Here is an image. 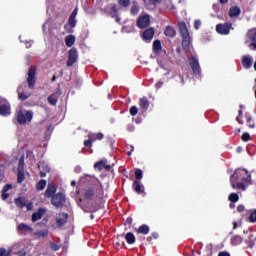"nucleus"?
Listing matches in <instances>:
<instances>
[{
  "label": "nucleus",
  "instance_id": "b1692460",
  "mask_svg": "<svg viewBox=\"0 0 256 256\" xmlns=\"http://www.w3.org/2000/svg\"><path fill=\"white\" fill-rule=\"evenodd\" d=\"M67 219H69V214L63 213L62 218L56 219V225L58 227H63L64 225H67Z\"/></svg>",
  "mask_w": 256,
  "mask_h": 256
},
{
  "label": "nucleus",
  "instance_id": "473e14b6",
  "mask_svg": "<svg viewBox=\"0 0 256 256\" xmlns=\"http://www.w3.org/2000/svg\"><path fill=\"white\" fill-rule=\"evenodd\" d=\"M17 121L20 125H25V123H27V120L25 118V114H23V111L18 112Z\"/></svg>",
  "mask_w": 256,
  "mask_h": 256
},
{
  "label": "nucleus",
  "instance_id": "4be33fe9",
  "mask_svg": "<svg viewBox=\"0 0 256 256\" xmlns=\"http://www.w3.org/2000/svg\"><path fill=\"white\" fill-rule=\"evenodd\" d=\"M10 189H13V185L12 184H6L2 190H1V199L3 201H7V198L9 197V193H7V191H10Z\"/></svg>",
  "mask_w": 256,
  "mask_h": 256
},
{
  "label": "nucleus",
  "instance_id": "0eeeda50",
  "mask_svg": "<svg viewBox=\"0 0 256 256\" xmlns=\"http://www.w3.org/2000/svg\"><path fill=\"white\" fill-rule=\"evenodd\" d=\"M77 59H79L77 48L72 47L68 52V60L66 62V67H73V65L77 63Z\"/></svg>",
  "mask_w": 256,
  "mask_h": 256
},
{
  "label": "nucleus",
  "instance_id": "864d4df0",
  "mask_svg": "<svg viewBox=\"0 0 256 256\" xmlns=\"http://www.w3.org/2000/svg\"><path fill=\"white\" fill-rule=\"evenodd\" d=\"M152 239H159V234L157 232H153L150 237L147 238L148 241Z\"/></svg>",
  "mask_w": 256,
  "mask_h": 256
},
{
  "label": "nucleus",
  "instance_id": "f03ea898",
  "mask_svg": "<svg viewBox=\"0 0 256 256\" xmlns=\"http://www.w3.org/2000/svg\"><path fill=\"white\" fill-rule=\"evenodd\" d=\"M180 35L182 37V49L184 53H189L191 49V36L189 35V29H187V24L185 22H180L178 24Z\"/></svg>",
  "mask_w": 256,
  "mask_h": 256
},
{
  "label": "nucleus",
  "instance_id": "f704fd0d",
  "mask_svg": "<svg viewBox=\"0 0 256 256\" xmlns=\"http://www.w3.org/2000/svg\"><path fill=\"white\" fill-rule=\"evenodd\" d=\"M107 163V160L102 159L94 164V169H98V171H103V167Z\"/></svg>",
  "mask_w": 256,
  "mask_h": 256
},
{
  "label": "nucleus",
  "instance_id": "423d86ee",
  "mask_svg": "<svg viewBox=\"0 0 256 256\" xmlns=\"http://www.w3.org/2000/svg\"><path fill=\"white\" fill-rule=\"evenodd\" d=\"M0 115L2 117H7L11 115V104L7 99L0 96Z\"/></svg>",
  "mask_w": 256,
  "mask_h": 256
},
{
  "label": "nucleus",
  "instance_id": "37998d69",
  "mask_svg": "<svg viewBox=\"0 0 256 256\" xmlns=\"http://www.w3.org/2000/svg\"><path fill=\"white\" fill-rule=\"evenodd\" d=\"M241 140L244 142V143H247L248 141L251 140V135L247 132H244L241 136Z\"/></svg>",
  "mask_w": 256,
  "mask_h": 256
},
{
  "label": "nucleus",
  "instance_id": "69168bd1",
  "mask_svg": "<svg viewBox=\"0 0 256 256\" xmlns=\"http://www.w3.org/2000/svg\"><path fill=\"white\" fill-rule=\"evenodd\" d=\"M126 223H127V225H133V218L128 217V218L126 219Z\"/></svg>",
  "mask_w": 256,
  "mask_h": 256
},
{
  "label": "nucleus",
  "instance_id": "f257e3e1",
  "mask_svg": "<svg viewBox=\"0 0 256 256\" xmlns=\"http://www.w3.org/2000/svg\"><path fill=\"white\" fill-rule=\"evenodd\" d=\"M237 182L251 183V173H249L247 169H236L234 173L230 176V183L232 189H237V186L235 185V183Z\"/></svg>",
  "mask_w": 256,
  "mask_h": 256
},
{
  "label": "nucleus",
  "instance_id": "4c0bfd02",
  "mask_svg": "<svg viewBox=\"0 0 256 256\" xmlns=\"http://www.w3.org/2000/svg\"><path fill=\"white\" fill-rule=\"evenodd\" d=\"M228 201H230V203H237L239 201V194L231 193L228 197Z\"/></svg>",
  "mask_w": 256,
  "mask_h": 256
},
{
  "label": "nucleus",
  "instance_id": "c03bdc74",
  "mask_svg": "<svg viewBox=\"0 0 256 256\" xmlns=\"http://www.w3.org/2000/svg\"><path fill=\"white\" fill-rule=\"evenodd\" d=\"M129 113L132 117H135V115H137V113H139V109L137 108V106H131Z\"/></svg>",
  "mask_w": 256,
  "mask_h": 256
},
{
  "label": "nucleus",
  "instance_id": "9d476101",
  "mask_svg": "<svg viewBox=\"0 0 256 256\" xmlns=\"http://www.w3.org/2000/svg\"><path fill=\"white\" fill-rule=\"evenodd\" d=\"M189 65L194 75H201V65H199V59L195 56H191L189 59Z\"/></svg>",
  "mask_w": 256,
  "mask_h": 256
},
{
  "label": "nucleus",
  "instance_id": "8fccbe9b",
  "mask_svg": "<svg viewBox=\"0 0 256 256\" xmlns=\"http://www.w3.org/2000/svg\"><path fill=\"white\" fill-rule=\"evenodd\" d=\"M38 169H44V171H49V166L45 164V162L38 163Z\"/></svg>",
  "mask_w": 256,
  "mask_h": 256
},
{
  "label": "nucleus",
  "instance_id": "58836bf2",
  "mask_svg": "<svg viewBox=\"0 0 256 256\" xmlns=\"http://www.w3.org/2000/svg\"><path fill=\"white\" fill-rule=\"evenodd\" d=\"M68 25H69V27H71V29H75V27L77 25V20L74 17L69 16Z\"/></svg>",
  "mask_w": 256,
  "mask_h": 256
},
{
  "label": "nucleus",
  "instance_id": "6e6d98bb",
  "mask_svg": "<svg viewBox=\"0 0 256 256\" xmlns=\"http://www.w3.org/2000/svg\"><path fill=\"white\" fill-rule=\"evenodd\" d=\"M47 235H49V231H47V230L38 232L39 237H47Z\"/></svg>",
  "mask_w": 256,
  "mask_h": 256
},
{
  "label": "nucleus",
  "instance_id": "a19ab883",
  "mask_svg": "<svg viewBox=\"0 0 256 256\" xmlns=\"http://www.w3.org/2000/svg\"><path fill=\"white\" fill-rule=\"evenodd\" d=\"M118 5H120V7H129L131 0H118Z\"/></svg>",
  "mask_w": 256,
  "mask_h": 256
},
{
  "label": "nucleus",
  "instance_id": "4468645a",
  "mask_svg": "<svg viewBox=\"0 0 256 256\" xmlns=\"http://www.w3.org/2000/svg\"><path fill=\"white\" fill-rule=\"evenodd\" d=\"M153 37H155V30L153 28H147L142 33L143 41H152Z\"/></svg>",
  "mask_w": 256,
  "mask_h": 256
},
{
  "label": "nucleus",
  "instance_id": "6ab92c4d",
  "mask_svg": "<svg viewBox=\"0 0 256 256\" xmlns=\"http://www.w3.org/2000/svg\"><path fill=\"white\" fill-rule=\"evenodd\" d=\"M59 95H61V93H59V92H55V93L51 94L48 97L49 105H52V107H55L57 105V103L59 102Z\"/></svg>",
  "mask_w": 256,
  "mask_h": 256
},
{
  "label": "nucleus",
  "instance_id": "1a4fd4ad",
  "mask_svg": "<svg viewBox=\"0 0 256 256\" xmlns=\"http://www.w3.org/2000/svg\"><path fill=\"white\" fill-rule=\"evenodd\" d=\"M231 29H233V24L231 22L216 25V32H218L219 35H229Z\"/></svg>",
  "mask_w": 256,
  "mask_h": 256
},
{
  "label": "nucleus",
  "instance_id": "a18cd8bd",
  "mask_svg": "<svg viewBox=\"0 0 256 256\" xmlns=\"http://www.w3.org/2000/svg\"><path fill=\"white\" fill-rule=\"evenodd\" d=\"M249 222L256 223V209L253 210L249 215Z\"/></svg>",
  "mask_w": 256,
  "mask_h": 256
},
{
  "label": "nucleus",
  "instance_id": "bf43d9fd",
  "mask_svg": "<svg viewBox=\"0 0 256 256\" xmlns=\"http://www.w3.org/2000/svg\"><path fill=\"white\" fill-rule=\"evenodd\" d=\"M103 137H104V135H103V133H101V132H98V133L96 134V139H97V141L103 140Z\"/></svg>",
  "mask_w": 256,
  "mask_h": 256
},
{
  "label": "nucleus",
  "instance_id": "aec40b11",
  "mask_svg": "<svg viewBox=\"0 0 256 256\" xmlns=\"http://www.w3.org/2000/svg\"><path fill=\"white\" fill-rule=\"evenodd\" d=\"M22 89H23L22 86H19V87L17 88L18 99H19L20 101H27V99H28L29 97H31V93L24 92V91H22Z\"/></svg>",
  "mask_w": 256,
  "mask_h": 256
},
{
  "label": "nucleus",
  "instance_id": "2eb2a0df",
  "mask_svg": "<svg viewBox=\"0 0 256 256\" xmlns=\"http://www.w3.org/2000/svg\"><path fill=\"white\" fill-rule=\"evenodd\" d=\"M46 211L47 209L45 208H38V210L32 214V223H36V221L42 219Z\"/></svg>",
  "mask_w": 256,
  "mask_h": 256
},
{
  "label": "nucleus",
  "instance_id": "a878e982",
  "mask_svg": "<svg viewBox=\"0 0 256 256\" xmlns=\"http://www.w3.org/2000/svg\"><path fill=\"white\" fill-rule=\"evenodd\" d=\"M163 51V46L161 45V40H154L153 42V53L159 55Z\"/></svg>",
  "mask_w": 256,
  "mask_h": 256
},
{
  "label": "nucleus",
  "instance_id": "9b49d317",
  "mask_svg": "<svg viewBox=\"0 0 256 256\" xmlns=\"http://www.w3.org/2000/svg\"><path fill=\"white\" fill-rule=\"evenodd\" d=\"M54 195H57V186L49 183L45 190L44 197L46 199H52L54 197Z\"/></svg>",
  "mask_w": 256,
  "mask_h": 256
},
{
  "label": "nucleus",
  "instance_id": "a211bd4d",
  "mask_svg": "<svg viewBox=\"0 0 256 256\" xmlns=\"http://www.w3.org/2000/svg\"><path fill=\"white\" fill-rule=\"evenodd\" d=\"M242 67L244 69H251L253 67V58L251 56H242Z\"/></svg>",
  "mask_w": 256,
  "mask_h": 256
},
{
  "label": "nucleus",
  "instance_id": "cd10ccee",
  "mask_svg": "<svg viewBox=\"0 0 256 256\" xmlns=\"http://www.w3.org/2000/svg\"><path fill=\"white\" fill-rule=\"evenodd\" d=\"M241 15V8L233 6L229 9V17H239Z\"/></svg>",
  "mask_w": 256,
  "mask_h": 256
},
{
  "label": "nucleus",
  "instance_id": "338daca9",
  "mask_svg": "<svg viewBox=\"0 0 256 256\" xmlns=\"http://www.w3.org/2000/svg\"><path fill=\"white\" fill-rule=\"evenodd\" d=\"M236 121H237V123H239V125H243V120L241 119V116H237L236 117Z\"/></svg>",
  "mask_w": 256,
  "mask_h": 256
},
{
  "label": "nucleus",
  "instance_id": "de8ad7c7",
  "mask_svg": "<svg viewBox=\"0 0 256 256\" xmlns=\"http://www.w3.org/2000/svg\"><path fill=\"white\" fill-rule=\"evenodd\" d=\"M24 117H25L26 121H32L33 111H31V110L26 111V113L24 114Z\"/></svg>",
  "mask_w": 256,
  "mask_h": 256
},
{
  "label": "nucleus",
  "instance_id": "774afa93",
  "mask_svg": "<svg viewBox=\"0 0 256 256\" xmlns=\"http://www.w3.org/2000/svg\"><path fill=\"white\" fill-rule=\"evenodd\" d=\"M70 17H74V18L77 17V8H75V9L73 10V12L71 13Z\"/></svg>",
  "mask_w": 256,
  "mask_h": 256
},
{
  "label": "nucleus",
  "instance_id": "79ce46f5",
  "mask_svg": "<svg viewBox=\"0 0 256 256\" xmlns=\"http://www.w3.org/2000/svg\"><path fill=\"white\" fill-rule=\"evenodd\" d=\"M135 177H136V181H141V179H143V171L141 169H136Z\"/></svg>",
  "mask_w": 256,
  "mask_h": 256
},
{
  "label": "nucleus",
  "instance_id": "680f3d73",
  "mask_svg": "<svg viewBox=\"0 0 256 256\" xmlns=\"http://www.w3.org/2000/svg\"><path fill=\"white\" fill-rule=\"evenodd\" d=\"M18 256H27V252L25 251V249L19 250Z\"/></svg>",
  "mask_w": 256,
  "mask_h": 256
},
{
  "label": "nucleus",
  "instance_id": "4d7b16f0",
  "mask_svg": "<svg viewBox=\"0 0 256 256\" xmlns=\"http://www.w3.org/2000/svg\"><path fill=\"white\" fill-rule=\"evenodd\" d=\"M127 131H129V133H133V131H135V125L128 124L127 125Z\"/></svg>",
  "mask_w": 256,
  "mask_h": 256
},
{
  "label": "nucleus",
  "instance_id": "f3484780",
  "mask_svg": "<svg viewBox=\"0 0 256 256\" xmlns=\"http://www.w3.org/2000/svg\"><path fill=\"white\" fill-rule=\"evenodd\" d=\"M97 141V136L95 133H89L88 139L84 141V147H88V149H91L93 147V143Z\"/></svg>",
  "mask_w": 256,
  "mask_h": 256
},
{
  "label": "nucleus",
  "instance_id": "bb28decb",
  "mask_svg": "<svg viewBox=\"0 0 256 256\" xmlns=\"http://www.w3.org/2000/svg\"><path fill=\"white\" fill-rule=\"evenodd\" d=\"M245 119L247 127H249V129H255V120H253V116L246 112Z\"/></svg>",
  "mask_w": 256,
  "mask_h": 256
},
{
  "label": "nucleus",
  "instance_id": "13d9d810",
  "mask_svg": "<svg viewBox=\"0 0 256 256\" xmlns=\"http://www.w3.org/2000/svg\"><path fill=\"white\" fill-rule=\"evenodd\" d=\"M238 213H243L245 211V206L243 204H240L237 206Z\"/></svg>",
  "mask_w": 256,
  "mask_h": 256
},
{
  "label": "nucleus",
  "instance_id": "052dcab7",
  "mask_svg": "<svg viewBox=\"0 0 256 256\" xmlns=\"http://www.w3.org/2000/svg\"><path fill=\"white\" fill-rule=\"evenodd\" d=\"M218 256H231V254L227 251H221L218 253Z\"/></svg>",
  "mask_w": 256,
  "mask_h": 256
},
{
  "label": "nucleus",
  "instance_id": "0e129e2a",
  "mask_svg": "<svg viewBox=\"0 0 256 256\" xmlns=\"http://www.w3.org/2000/svg\"><path fill=\"white\" fill-rule=\"evenodd\" d=\"M103 169H105V171H111V165L104 163Z\"/></svg>",
  "mask_w": 256,
  "mask_h": 256
},
{
  "label": "nucleus",
  "instance_id": "49530a36",
  "mask_svg": "<svg viewBox=\"0 0 256 256\" xmlns=\"http://www.w3.org/2000/svg\"><path fill=\"white\" fill-rule=\"evenodd\" d=\"M131 15H137L139 13V5L134 4L130 10Z\"/></svg>",
  "mask_w": 256,
  "mask_h": 256
},
{
  "label": "nucleus",
  "instance_id": "e433bc0d",
  "mask_svg": "<svg viewBox=\"0 0 256 256\" xmlns=\"http://www.w3.org/2000/svg\"><path fill=\"white\" fill-rule=\"evenodd\" d=\"M45 187H47V181L46 180H40L37 184H36V189L38 191H43V189H45Z\"/></svg>",
  "mask_w": 256,
  "mask_h": 256
},
{
  "label": "nucleus",
  "instance_id": "5fc2aeb1",
  "mask_svg": "<svg viewBox=\"0 0 256 256\" xmlns=\"http://www.w3.org/2000/svg\"><path fill=\"white\" fill-rule=\"evenodd\" d=\"M200 27H201V20H195L194 21V29H196V31H199Z\"/></svg>",
  "mask_w": 256,
  "mask_h": 256
},
{
  "label": "nucleus",
  "instance_id": "5701e85b",
  "mask_svg": "<svg viewBox=\"0 0 256 256\" xmlns=\"http://www.w3.org/2000/svg\"><path fill=\"white\" fill-rule=\"evenodd\" d=\"M16 207L19 209H23V207H27V199L25 197H18L14 200Z\"/></svg>",
  "mask_w": 256,
  "mask_h": 256
},
{
  "label": "nucleus",
  "instance_id": "09e8293b",
  "mask_svg": "<svg viewBox=\"0 0 256 256\" xmlns=\"http://www.w3.org/2000/svg\"><path fill=\"white\" fill-rule=\"evenodd\" d=\"M0 256H11V250L7 251L4 247L0 248Z\"/></svg>",
  "mask_w": 256,
  "mask_h": 256
},
{
  "label": "nucleus",
  "instance_id": "c85d7f7f",
  "mask_svg": "<svg viewBox=\"0 0 256 256\" xmlns=\"http://www.w3.org/2000/svg\"><path fill=\"white\" fill-rule=\"evenodd\" d=\"M231 245L237 247V245H241L243 243V237L240 235H235L230 239Z\"/></svg>",
  "mask_w": 256,
  "mask_h": 256
},
{
  "label": "nucleus",
  "instance_id": "3c124183",
  "mask_svg": "<svg viewBox=\"0 0 256 256\" xmlns=\"http://www.w3.org/2000/svg\"><path fill=\"white\" fill-rule=\"evenodd\" d=\"M245 183L246 182H235L236 189H241L242 191H245Z\"/></svg>",
  "mask_w": 256,
  "mask_h": 256
},
{
  "label": "nucleus",
  "instance_id": "f8f14e48",
  "mask_svg": "<svg viewBox=\"0 0 256 256\" xmlns=\"http://www.w3.org/2000/svg\"><path fill=\"white\" fill-rule=\"evenodd\" d=\"M247 37L250 39V49L256 51V28H252L247 32Z\"/></svg>",
  "mask_w": 256,
  "mask_h": 256
},
{
  "label": "nucleus",
  "instance_id": "393cba45",
  "mask_svg": "<svg viewBox=\"0 0 256 256\" xmlns=\"http://www.w3.org/2000/svg\"><path fill=\"white\" fill-rule=\"evenodd\" d=\"M139 106L143 112L147 111V109H149V99H147V97H145V96L140 98Z\"/></svg>",
  "mask_w": 256,
  "mask_h": 256
},
{
  "label": "nucleus",
  "instance_id": "603ef678",
  "mask_svg": "<svg viewBox=\"0 0 256 256\" xmlns=\"http://www.w3.org/2000/svg\"><path fill=\"white\" fill-rule=\"evenodd\" d=\"M50 249H52L53 251H59L61 249V246H59V244L51 242Z\"/></svg>",
  "mask_w": 256,
  "mask_h": 256
},
{
  "label": "nucleus",
  "instance_id": "6e6552de",
  "mask_svg": "<svg viewBox=\"0 0 256 256\" xmlns=\"http://www.w3.org/2000/svg\"><path fill=\"white\" fill-rule=\"evenodd\" d=\"M136 25L138 29H147L151 25V17L148 14L139 16Z\"/></svg>",
  "mask_w": 256,
  "mask_h": 256
},
{
  "label": "nucleus",
  "instance_id": "412c9836",
  "mask_svg": "<svg viewBox=\"0 0 256 256\" xmlns=\"http://www.w3.org/2000/svg\"><path fill=\"white\" fill-rule=\"evenodd\" d=\"M164 35L170 39H173L177 35V30H175L173 26H166Z\"/></svg>",
  "mask_w": 256,
  "mask_h": 256
},
{
  "label": "nucleus",
  "instance_id": "dca6fc26",
  "mask_svg": "<svg viewBox=\"0 0 256 256\" xmlns=\"http://www.w3.org/2000/svg\"><path fill=\"white\" fill-rule=\"evenodd\" d=\"M109 15L112 19H116L117 23L121 21V18H119V10H117V4L110 5Z\"/></svg>",
  "mask_w": 256,
  "mask_h": 256
},
{
  "label": "nucleus",
  "instance_id": "c756f323",
  "mask_svg": "<svg viewBox=\"0 0 256 256\" xmlns=\"http://www.w3.org/2000/svg\"><path fill=\"white\" fill-rule=\"evenodd\" d=\"M149 231L150 229L147 224H143L137 229V233H140L141 235H149Z\"/></svg>",
  "mask_w": 256,
  "mask_h": 256
},
{
  "label": "nucleus",
  "instance_id": "c9c22d12",
  "mask_svg": "<svg viewBox=\"0 0 256 256\" xmlns=\"http://www.w3.org/2000/svg\"><path fill=\"white\" fill-rule=\"evenodd\" d=\"M17 229H18V231H33V228H31V226H29L25 223L19 224Z\"/></svg>",
  "mask_w": 256,
  "mask_h": 256
},
{
  "label": "nucleus",
  "instance_id": "e2e57ef3",
  "mask_svg": "<svg viewBox=\"0 0 256 256\" xmlns=\"http://www.w3.org/2000/svg\"><path fill=\"white\" fill-rule=\"evenodd\" d=\"M156 89H161V87H163V82L159 81L155 84Z\"/></svg>",
  "mask_w": 256,
  "mask_h": 256
},
{
  "label": "nucleus",
  "instance_id": "ddd939ff",
  "mask_svg": "<svg viewBox=\"0 0 256 256\" xmlns=\"http://www.w3.org/2000/svg\"><path fill=\"white\" fill-rule=\"evenodd\" d=\"M132 189L137 193V195H143L145 193V187L141 185L140 180H135L132 184Z\"/></svg>",
  "mask_w": 256,
  "mask_h": 256
},
{
  "label": "nucleus",
  "instance_id": "72a5a7b5",
  "mask_svg": "<svg viewBox=\"0 0 256 256\" xmlns=\"http://www.w3.org/2000/svg\"><path fill=\"white\" fill-rule=\"evenodd\" d=\"M88 207H89V211H91V213H97V211H99L101 209V205L98 204L97 202L91 203Z\"/></svg>",
  "mask_w": 256,
  "mask_h": 256
},
{
  "label": "nucleus",
  "instance_id": "20e7f679",
  "mask_svg": "<svg viewBox=\"0 0 256 256\" xmlns=\"http://www.w3.org/2000/svg\"><path fill=\"white\" fill-rule=\"evenodd\" d=\"M26 83H28L29 89H35V85L37 83V67L30 66L27 72Z\"/></svg>",
  "mask_w": 256,
  "mask_h": 256
},
{
  "label": "nucleus",
  "instance_id": "7c9ffc66",
  "mask_svg": "<svg viewBox=\"0 0 256 256\" xmlns=\"http://www.w3.org/2000/svg\"><path fill=\"white\" fill-rule=\"evenodd\" d=\"M125 240L128 245H133L135 243V235L132 232H128L125 235Z\"/></svg>",
  "mask_w": 256,
  "mask_h": 256
},
{
  "label": "nucleus",
  "instance_id": "7ed1b4c3",
  "mask_svg": "<svg viewBox=\"0 0 256 256\" xmlns=\"http://www.w3.org/2000/svg\"><path fill=\"white\" fill-rule=\"evenodd\" d=\"M103 193V184L97 183L93 187L84 190V198L87 201H93V199H99V197H103Z\"/></svg>",
  "mask_w": 256,
  "mask_h": 256
},
{
  "label": "nucleus",
  "instance_id": "2f4dec72",
  "mask_svg": "<svg viewBox=\"0 0 256 256\" xmlns=\"http://www.w3.org/2000/svg\"><path fill=\"white\" fill-rule=\"evenodd\" d=\"M65 44H66V47H71L72 45H75V35L66 36Z\"/></svg>",
  "mask_w": 256,
  "mask_h": 256
},
{
  "label": "nucleus",
  "instance_id": "ea45409f",
  "mask_svg": "<svg viewBox=\"0 0 256 256\" xmlns=\"http://www.w3.org/2000/svg\"><path fill=\"white\" fill-rule=\"evenodd\" d=\"M25 181V173L23 171H18L17 183H22Z\"/></svg>",
  "mask_w": 256,
  "mask_h": 256
},
{
  "label": "nucleus",
  "instance_id": "39448f33",
  "mask_svg": "<svg viewBox=\"0 0 256 256\" xmlns=\"http://www.w3.org/2000/svg\"><path fill=\"white\" fill-rule=\"evenodd\" d=\"M65 201H67V198L65 197V194L58 192L51 198V204L56 208V209H61L63 205H65Z\"/></svg>",
  "mask_w": 256,
  "mask_h": 256
}]
</instances>
